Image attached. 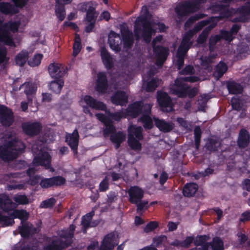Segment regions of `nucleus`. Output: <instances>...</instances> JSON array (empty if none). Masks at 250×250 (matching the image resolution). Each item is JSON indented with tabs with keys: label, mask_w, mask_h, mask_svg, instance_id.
<instances>
[{
	"label": "nucleus",
	"mask_w": 250,
	"mask_h": 250,
	"mask_svg": "<svg viewBox=\"0 0 250 250\" xmlns=\"http://www.w3.org/2000/svg\"><path fill=\"white\" fill-rule=\"evenodd\" d=\"M43 55L42 54H37L34 57L28 61V64L32 67L38 66L40 64Z\"/></svg>",
	"instance_id": "obj_52"
},
{
	"label": "nucleus",
	"mask_w": 250,
	"mask_h": 250,
	"mask_svg": "<svg viewBox=\"0 0 250 250\" xmlns=\"http://www.w3.org/2000/svg\"><path fill=\"white\" fill-rule=\"evenodd\" d=\"M240 28L239 25L235 24L232 26L230 32L222 31L221 37L225 40L230 42L233 39V36L237 33Z\"/></svg>",
	"instance_id": "obj_33"
},
{
	"label": "nucleus",
	"mask_w": 250,
	"mask_h": 250,
	"mask_svg": "<svg viewBox=\"0 0 250 250\" xmlns=\"http://www.w3.org/2000/svg\"><path fill=\"white\" fill-rule=\"evenodd\" d=\"M82 47V46L80 36L78 34H76L73 45V55L74 57H76L80 53Z\"/></svg>",
	"instance_id": "obj_42"
},
{
	"label": "nucleus",
	"mask_w": 250,
	"mask_h": 250,
	"mask_svg": "<svg viewBox=\"0 0 250 250\" xmlns=\"http://www.w3.org/2000/svg\"><path fill=\"white\" fill-rule=\"evenodd\" d=\"M15 221L10 215H4L0 211V226L1 227L5 228L13 226Z\"/></svg>",
	"instance_id": "obj_36"
},
{
	"label": "nucleus",
	"mask_w": 250,
	"mask_h": 250,
	"mask_svg": "<svg viewBox=\"0 0 250 250\" xmlns=\"http://www.w3.org/2000/svg\"><path fill=\"white\" fill-rule=\"evenodd\" d=\"M189 48L190 46L188 45H187L184 44H182V43H181L176 53V57H182L184 58L185 56L187 54Z\"/></svg>",
	"instance_id": "obj_54"
},
{
	"label": "nucleus",
	"mask_w": 250,
	"mask_h": 250,
	"mask_svg": "<svg viewBox=\"0 0 250 250\" xmlns=\"http://www.w3.org/2000/svg\"><path fill=\"white\" fill-rule=\"evenodd\" d=\"M64 85L63 79H55L49 83V89L52 92L59 94Z\"/></svg>",
	"instance_id": "obj_32"
},
{
	"label": "nucleus",
	"mask_w": 250,
	"mask_h": 250,
	"mask_svg": "<svg viewBox=\"0 0 250 250\" xmlns=\"http://www.w3.org/2000/svg\"><path fill=\"white\" fill-rule=\"evenodd\" d=\"M143 102L142 101H136L128 105L126 112L127 115L132 118H137L143 113Z\"/></svg>",
	"instance_id": "obj_15"
},
{
	"label": "nucleus",
	"mask_w": 250,
	"mask_h": 250,
	"mask_svg": "<svg viewBox=\"0 0 250 250\" xmlns=\"http://www.w3.org/2000/svg\"><path fill=\"white\" fill-rule=\"evenodd\" d=\"M122 41L124 49H128L131 48L134 43V39L132 33L128 30L122 32Z\"/></svg>",
	"instance_id": "obj_26"
},
{
	"label": "nucleus",
	"mask_w": 250,
	"mask_h": 250,
	"mask_svg": "<svg viewBox=\"0 0 250 250\" xmlns=\"http://www.w3.org/2000/svg\"><path fill=\"white\" fill-rule=\"evenodd\" d=\"M236 13L241 15L237 21H245L248 18L247 16L250 14V4L237 11Z\"/></svg>",
	"instance_id": "obj_40"
},
{
	"label": "nucleus",
	"mask_w": 250,
	"mask_h": 250,
	"mask_svg": "<svg viewBox=\"0 0 250 250\" xmlns=\"http://www.w3.org/2000/svg\"><path fill=\"white\" fill-rule=\"evenodd\" d=\"M140 22L143 27L142 33L155 32V31L151 26L150 22L146 18H142Z\"/></svg>",
	"instance_id": "obj_50"
},
{
	"label": "nucleus",
	"mask_w": 250,
	"mask_h": 250,
	"mask_svg": "<svg viewBox=\"0 0 250 250\" xmlns=\"http://www.w3.org/2000/svg\"><path fill=\"white\" fill-rule=\"evenodd\" d=\"M208 238L204 236V241ZM224 244L222 241L218 238H215L213 239L211 243H205L204 242V250H224Z\"/></svg>",
	"instance_id": "obj_23"
},
{
	"label": "nucleus",
	"mask_w": 250,
	"mask_h": 250,
	"mask_svg": "<svg viewBox=\"0 0 250 250\" xmlns=\"http://www.w3.org/2000/svg\"><path fill=\"white\" fill-rule=\"evenodd\" d=\"M231 102L232 107L233 109L237 110H239L242 109H243V104L237 98H236V97L232 98L231 99Z\"/></svg>",
	"instance_id": "obj_61"
},
{
	"label": "nucleus",
	"mask_w": 250,
	"mask_h": 250,
	"mask_svg": "<svg viewBox=\"0 0 250 250\" xmlns=\"http://www.w3.org/2000/svg\"><path fill=\"white\" fill-rule=\"evenodd\" d=\"M21 226H19V233L23 238H28L31 234V228L28 223H23Z\"/></svg>",
	"instance_id": "obj_39"
},
{
	"label": "nucleus",
	"mask_w": 250,
	"mask_h": 250,
	"mask_svg": "<svg viewBox=\"0 0 250 250\" xmlns=\"http://www.w3.org/2000/svg\"><path fill=\"white\" fill-rule=\"evenodd\" d=\"M129 201L130 203H148L147 201L142 202L144 191L138 186H132L128 190Z\"/></svg>",
	"instance_id": "obj_13"
},
{
	"label": "nucleus",
	"mask_w": 250,
	"mask_h": 250,
	"mask_svg": "<svg viewBox=\"0 0 250 250\" xmlns=\"http://www.w3.org/2000/svg\"><path fill=\"white\" fill-rule=\"evenodd\" d=\"M4 27L8 31H11L13 32H16L18 30L19 24L16 22H10L4 23Z\"/></svg>",
	"instance_id": "obj_59"
},
{
	"label": "nucleus",
	"mask_w": 250,
	"mask_h": 250,
	"mask_svg": "<svg viewBox=\"0 0 250 250\" xmlns=\"http://www.w3.org/2000/svg\"><path fill=\"white\" fill-rule=\"evenodd\" d=\"M0 12L6 15H13L19 12L14 4L8 2H0Z\"/></svg>",
	"instance_id": "obj_22"
},
{
	"label": "nucleus",
	"mask_w": 250,
	"mask_h": 250,
	"mask_svg": "<svg viewBox=\"0 0 250 250\" xmlns=\"http://www.w3.org/2000/svg\"><path fill=\"white\" fill-rule=\"evenodd\" d=\"M48 71L51 78L55 79H63L67 72L65 65L59 63H51L48 66Z\"/></svg>",
	"instance_id": "obj_6"
},
{
	"label": "nucleus",
	"mask_w": 250,
	"mask_h": 250,
	"mask_svg": "<svg viewBox=\"0 0 250 250\" xmlns=\"http://www.w3.org/2000/svg\"><path fill=\"white\" fill-rule=\"evenodd\" d=\"M157 102L160 107L163 111L170 112L172 110L171 99L168 94L165 92H158Z\"/></svg>",
	"instance_id": "obj_10"
},
{
	"label": "nucleus",
	"mask_w": 250,
	"mask_h": 250,
	"mask_svg": "<svg viewBox=\"0 0 250 250\" xmlns=\"http://www.w3.org/2000/svg\"><path fill=\"white\" fill-rule=\"evenodd\" d=\"M125 138V135L121 131L115 132L110 135V140L112 143L123 142Z\"/></svg>",
	"instance_id": "obj_51"
},
{
	"label": "nucleus",
	"mask_w": 250,
	"mask_h": 250,
	"mask_svg": "<svg viewBox=\"0 0 250 250\" xmlns=\"http://www.w3.org/2000/svg\"><path fill=\"white\" fill-rule=\"evenodd\" d=\"M25 89L24 93L27 96L28 102L32 101V98H30V96H32L36 93L37 86L36 85L31 82H26L24 83Z\"/></svg>",
	"instance_id": "obj_34"
},
{
	"label": "nucleus",
	"mask_w": 250,
	"mask_h": 250,
	"mask_svg": "<svg viewBox=\"0 0 250 250\" xmlns=\"http://www.w3.org/2000/svg\"><path fill=\"white\" fill-rule=\"evenodd\" d=\"M108 82L105 72H100L97 74L95 89L100 94L106 93L108 89Z\"/></svg>",
	"instance_id": "obj_7"
},
{
	"label": "nucleus",
	"mask_w": 250,
	"mask_h": 250,
	"mask_svg": "<svg viewBox=\"0 0 250 250\" xmlns=\"http://www.w3.org/2000/svg\"><path fill=\"white\" fill-rule=\"evenodd\" d=\"M40 185L42 188H48L52 187L51 178H42L40 182Z\"/></svg>",
	"instance_id": "obj_63"
},
{
	"label": "nucleus",
	"mask_w": 250,
	"mask_h": 250,
	"mask_svg": "<svg viewBox=\"0 0 250 250\" xmlns=\"http://www.w3.org/2000/svg\"><path fill=\"white\" fill-rule=\"evenodd\" d=\"M60 236L66 240L65 241L60 239L53 240L45 247V250H62L67 248L72 244L74 235L67 229L62 230Z\"/></svg>",
	"instance_id": "obj_3"
},
{
	"label": "nucleus",
	"mask_w": 250,
	"mask_h": 250,
	"mask_svg": "<svg viewBox=\"0 0 250 250\" xmlns=\"http://www.w3.org/2000/svg\"><path fill=\"white\" fill-rule=\"evenodd\" d=\"M6 146L12 151H15L16 156L19 154L22 153L25 148V144L21 140L16 139L9 141L6 144Z\"/></svg>",
	"instance_id": "obj_19"
},
{
	"label": "nucleus",
	"mask_w": 250,
	"mask_h": 250,
	"mask_svg": "<svg viewBox=\"0 0 250 250\" xmlns=\"http://www.w3.org/2000/svg\"><path fill=\"white\" fill-rule=\"evenodd\" d=\"M203 18V13H200L190 16L184 24L185 29L190 28L197 21Z\"/></svg>",
	"instance_id": "obj_45"
},
{
	"label": "nucleus",
	"mask_w": 250,
	"mask_h": 250,
	"mask_svg": "<svg viewBox=\"0 0 250 250\" xmlns=\"http://www.w3.org/2000/svg\"><path fill=\"white\" fill-rule=\"evenodd\" d=\"M220 143L216 139H211L208 141L207 145V148L210 151H214L220 146Z\"/></svg>",
	"instance_id": "obj_60"
},
{
	"label": "nucleus",
	"mask_w": 250,
	"mask_h": 250,
	"mask_svg": "<svg viewBox=\"0 0 250 250\" xmlns=\"http://www.w3.org/2000/svg\"><path fill=\"white\" fill-rule=\"evenodd\" d=\"M227 69L226 64L224 62H220L217 65L213 76L218 79L227 71Z\"/></svg>",
	"instance_id": "obj_41"
},
{
	"label": "nucleus",
	"mask_w": 250,
	"mask_h": 250,
	"mask_svg": "<svg viewBox=\"0 0 250 250\" xmlns=\"http://www.w3.org/2000/svg\"><path fill=\"white\" fill-rule=\"evenodd\" d=\"M105 127L104 128L103 132L104 136H108L109 135L113 134L116 132V128L114 125L113 122L111 120L105 124Z\"/></svg>",
	"instance_id": "obj_48"
},
{
	"label": "nucleus",
	"mask_w": 250,
	"mask_h": 250,
	"mask_svg": "<svg viewBox=\"0 0 250 250\" xmlns=\"http://www.w3.org/2000/svg\"><path fill=\"white\" fill-rule=\"evenodd\" d=\"M190 30L186 32L183 37L181 43L186 45L190 46L191 42V39L194 36V34Z\"/></svg>",
	"instance_id": "obj_55"
},
{
	"label": "nucleus",
	"mask_w": 250,
	"mask_h": 250,
	"mask_svg": "<svg viewBox=\"0 0 250 250\" xmlns=\"http://www.w3.org/2000/svg\"><path fill=\"white\" fill-rule=\"evenodd\" d=\"M155 124L159 130L164 132H168L172 130L173 126L170 123L166 122L164 120L157 118L154 119Z\"/></svg>",
	"instance_id": "obj_29"
},
{
	"label": "nucleus",
	"mask_w": 250,
	"mask_h": 250,
	"mask_svg": "<svg viewBox=\"0 0 250 250\" xmlns=\"http://www.w3.org/2000/svg\"><path fill=\"white\" fill-rule=\"evenodd\" d=\"M51 157L48 152L44 151L34 157L32 163L34 166H43L46 169L53 171L54 169L51 166Z\"/></svg>",
	"instance_id": "obj_8"
},
{
	"label": "nucleus",
	"mask_w": 250,
	"mask_h": 250,
	"mask_svg": "<svg viewBox=\"0 0 250 250\" xmlns=\"http://www.w3.org/2000/svg\"><path fill=\"white\" fill-rule=\"evenodd\" d=\"M109 178L106 176L99 184V190L100 192H104L109 189Z\"/></svg>",
	"instance_id": "obj_57"
},
{
	"label": "nucleus",
	"mask_w": 250,
	"mask_h": 250,
	"mask_svg": "<svg viewBox=\"0 0 250 250\" xmlns=\"http://www.w3.org/2000/svg\"><path fill=\"white\" fill-rule=\"evenodd\" d=\"M79 134L77 129L73 131L72 133L69 134L66 137V142L70 147L74 154L78 153Z\"/></svg>",
	"instance_id": "obj_17"
},
{
	"label": "nucleus",
	"mask_w": 250,
	"mask_h": 250,
	"mask_svg": "<svg viewBox=\"0 0 250 250\" xmlns=\"http://www.w3.org/2000/svg\"><path fill=\"white\" fill-rule=\"evenodd\" d=\"M17 156L15 153L12 151L6 146V144L2 146L0 153V158L5 162H9L12 161L16 158Z\"/></svg>",
	"instance_id": "obj_24"
},
{
	"label": "nucleus",
	"mask_w": 250,
	"mask_h": 250,
	"mask_svg": "<svg viewBox=\"0 0 250 250\" xmlns=\"http://www.w3.org/2000/svg\"><path fill=\"white\" fill-rule=\"evenodd\" d=\"M22 176V173L20 172H10L5 174L4 176V179L10 183L7 185V189L8 190L16 189H24L27 188V184L34 186L39 183L40 184V180L41 179L40 175H35L29 177L25 183L22 184H17L16 182L13 179L15 178L21 177Z\"/></svg>",
	"instance_id": "obj_2"
},
{
	"label": "nucleus",
	"mask_w": 250,
	"mask_h": 250,
	"mask_svg": "<svg viewBox=\"0 0 250 250\" xmlns=\"http://www.w3.org/2000/svg\"><path fill=\"white\" fill-rule=\"evenodd\" d=\"M140 121L143 124V126L145 129H150L153 127L152 120L148 115H142Z\"/></svg>",
	"instance_id": "obj_47"
},
{
	"label": "nucleus",
	"mask_w": 250,
	"mask_h": 250,
	"mask_svg": "<svg viewBox=\"0 0 250 250\" xmlns=\"http://www.w3.org/2000/svg\"><path fill=\"white\" fill-rule=\"evenodd\" d=\"M94 215V211H92L87 213L82 217L81 225L82 226V230L83 233H86L87 229L90 228L91 222Z\"/></svg>",
	"instance_id": "obj_31"
},
{
	"label": "nucleus",
	"mask_w": 250,
	"mask_h": 250,
	"mask_svg": "<svg viewBox=\"0 0 250 250\" xmlns=\"http://www.w3.org/2000/svg\"><path fill=\"white\" fill-rule=\"evenodd\" d=\"M0 122L5 127H9L14 122L13 112L5 105L0 106Z\"/></svg>",
	"instance_id": "obj_12"
},
{
	"label": "nucleus",
	"mask_w": 250,
	"mask_h": 250,
	"mask_svg": "<svg viewBox=\"0 0 250 250\" xmlns=\"http://www.w3.org/2000/svg\"><path fill=\"white\" fill-rule=\"evenodd\" d=\"M203 0H188L176 6L175 11L180 17L188 16L199 9L200 4Z\"/></svg>",
	"instance_id": "obj_4"
},
{
	"label": "nucleus",
	"mask_w": 250,
	"mask_h": 250,
	"mask_svg": "<svg viewBox=\"0 0 250 250\" xmlns=\"http://www.w3.org/2000/svg\"><path fill=\"white\" fill-rule=\"evenodd\" d=\"M171 93L179 98L188 97L193 98L197 94L199 89L197 86H191L184 81L178 78L174 81L173 85L170 88Z\"/></svg>",
	"instance_id": "obj_1"
},
{
	"label": "nucleus",
	"mask_w": 250,
	"mask_h": 250,
	"mask_svg": "<svg viewBox=\"0 0 250 250\" xmlns=\"http://www.w3.org/2000/svg\"><path fill=\"white\" fill-rule=\"evenodd\" d=\"M158 86V80L156 78H153L150 81L144 83L143 87L146 92L154 91Z\"/></svg>",
	"instance_id": "obj_38"
},
{
	"label": "nucleus",
	"mask_w": 250,
	"mask_h": 250,
	"mask_svg": "<svg viewBox=\"0 0 250 250\" xmlns=\"http://www.w3.org/2000/svg\"><path fill=\"white\" fill-rule=\"evenodd\" d=\"M83 101L86 104L92 109L105 111L106 110V105L103 102L97 101L93 98L91 96L85 95L83 98Z\"/></svg>",
	"instance_id": "obj_16"
},
{
	"label": "nucleus",
	"mask_w": 250,
	"mask_h": 250,
	"mask_svg": "<svg viewBox=\"0 0 250 250\" xmlns=\"http://www.w3.org/2000/svg\"><path fill=\"white\" fill-rule=\"evenodd\" d=\"M42 126L38 122H25L22 124L23 131L28 136H35L38 135L42 130Z\"/></svg>",
	"instance_id": "obj_11"
},
{
	"label": "nucleus",
	"mask_w": 250,
	"mask_h": 250,
	"mask_svg": "<svg viewBox=\"0 0 250 250\" xmlns=\"http://www.w3.org/2000/svg\"><path fill=\"white\" fill-rule=\"evenodd\" d=\"M78 7L80 11L86 13L85 21L96 22L99 13L96 11L97 4L95 2L92 1L81 2Z\"/></svg>",
	"instance_id": "obj_5"
},
{
	"label": "nucleus",
	"mask_w": 250,
	"mask_h": 250,
	"mask_svg": "<svg viewBox=\"0 0 250 250\" xmlns=\"http://www.w3.org/2000/svg\"><path fill=\"white\" fill-rule=\"evenodd\" d=\"M153 52L156 58V64L158 66H162L166 62L169 55V49L167 47L161 45L153 46Z\"/></svg>",
	"instance_id": "obj_9"
},
{
	"label": "nucleus",
	"mask_w": 250,
	"mask_h": 250,
	"mask_svg": "<svg viewBox=\"0 0 250 250\" xmlns=\"http://www.w3.org/2000/svg\"><path fill=\"white\" fill-rule=\"evenodd\" d=\"M143 129L141 126H130L128 128V135H132L138 140L143 139Z\"/></svg>",
	"instance_id": "obj_35"
},
{
	"label": "nucleus",
	"mask_w": 250,
	"mask_h": 250,
	"mask_svg": "<svg viewBox=\"0 0 250 250\" xmlns=\"http://www.w3.org/2000/svg\"><path fill=\"white\" fill-rule=\"evenodd\" d=\"M0 42L10 47H16L12 36L7 29L3 31L2 33L0 35Z\"/></svg>",
	"instance_id": "obj_28"
},
{
	"label": "nucleus",
	"mask_w": 250,
	"mask_h": 250,
	"mask_svg": "<svg viewBox=\"0 0 250 250\" xmlns=\"http://www.w3.org/2000/svg\"><path fill=\"white\" fill-rule=\"evenodd\" d=\"M53 187L61 186L64 184L66 182L65 179L62 176H55L51 177Z\"/></svg>",
	"instance_id": "obj_53"
},
{
	"label": "nucleus",
	"mask_w": 250,
	"mask_h": 250,
	"mask_svg": "<svg viewBox=\"0 0 250 250\" xmlns=\"http://www.w3.org/2000/svg\"><path fill=\"white\" fill-rule=\"evenodd\" d=\"M20 204H0V208L2 209L5 212L9 214L13 210L16 209V208L18 207Z\"/></svg>",
	"instance_id": "obj_58"
},
{
	"label": "nucleus",
	"mask_w": 250,
	"mask_h": 250,
	"mask_svg": "<svg viewBox=\"0 0 250 250\" xmlns=\"http://www.w3.org/2000/svg\"><path fill=\"white\" fill-rule=\"evenodd\" d=\"M55 13L59 21H62L65 19L66 15L64 6L56 4Z\"/></svg>",
	"instance_id": "obj_44"
},
{
	"label": "nucleus",
	"mask_w": 250,
	"mask_h": 250,
	"mask_svg": "<svg viewBox=\"0 0 250 250\" xmlns=\"http://www.w3.org/2000/svg\"><path fill=\"white\" fill-rule=\"evenodd\" d=\"M139 141L132 135H128V144L132 149L138 150L141 149L142 145Z\"/></svg>",
	"instance_id": "obj_43"
},
{
	"label": "nucleus",
	"mask_w": 250,
	"mask_h": 250,
	"mask_svg": "<svg viewBox=\"0 0 250 250\" xmlns=\"http://www.w3.org/2000/svg\"><path fill=\"white\" fill-rule=\"evenodd\" d=\"M158 227V223L156 221H150L147 224L146 226L144 228V231L146 232H149Z\"/></svg>",
	"instance_id": "obj_64"
},
{
	"label": "nucleus",
	"mask_w": 250,
	"mask_h": 250,
	"mask_svg": "<svg viewBox=\"0 0 250 250\" xmlns=\"http://www.w3.org/2000/svg\"><path fill=\"white\" fill-rule=\"evenodd\" d=\"M227 87L229 93L233 94L241 93L243 90V88L240 84L235 82L229 83Z\"/></svg>",
	"instance_id": "obj_46"
},
{
	"label": "nucleus",
	"mask_w": 250,
	"mask_h": 250,
	"mask_svg": "<svg viewBox=\"0 0 250 250\" xmlns=\"http://www.w3.org/2000/svg\"><path fill=\"white\" fill-rule=\"evenodd\" d=\"M108 43L110 48L116 53L121 51L122 37L119 34L110 31L108 36Z\"/></svg>",
	"instance_id": "obj_14"
},
{
	"label": "nucleus",
	"mask_w": 250,
	"mask_h": 250,
	"mask_svg": "<svg viewBox=\"0 0 250 250\" xmlns=\"http://www.w3.org/2000/svg\"><path fill=\"white\" fill-rule=\"evenodd\" d=\"M194 134L195 147L197 149H198L200 146V139L201 135V129L199 126H196L194 130Z\"/></svg>",
	"instance_id": "obj_56"
},
{
	"label": "nucleus",
	"mask_w": 250,
	"mask_h": 250,
	"mask_svg": "<svg viewBox=\"0 0 250 250\" xmlns=\"http://www.w3.org/2000/svg\"><path fill=\"white\" fill-rule=\"evenodd\" d=\"M117 245L115 235L114 232H111L104 236L102 241L101 249L102 250H112Z\"/></svg>",
	"instance_id": "obj_18"
},
{
	"label": "nucleus",
	"mask_w": 250,
	"mask_h": 250,
	"mask_svg": "<svg viewBox=\"0 0 250 250\" xmlns=\"http://www.w3.org/2000/svg\"><path fill=\"white\" fill-rule=\"evenodd\" d=\"M217 21L216 18H211L208 21H204V34L205 32H208L213 28Z\"/></svg>",
	"instance_id": "obj_49"
},
{
	"label": "nucleus",
	"mask_w": 250,
	"mask_h": 250,
	"mask_svg": "<svg viewBox=\"0 0 250 250\" xmlns=\"http://www.w3.org/2000/svg\"><path fill=\"white\" fill-rule=\"evenodd\" d=\"M101 57L103 64L107 70H110L114 67L113 58L105 47H101Z\"/></svg>",
	"instance_id": "obj_20"
},
{
	"label": "nucleus",
	"mask_w": 250,
	"mask_h": 250,
	"mask_svg": "<svg viewBox=\"0 0 250 250\" xmlns=\"http://www.w3.org/2000/svg\"><path fill=\"white\" fill-rule=\"evenodd\" d=\"M195 73V69L192 65H188L179 72L180 74L184 75H192Z\"/></svg>",
	"instance_id": "obj_62"
},
{
	"label": "nucleus",
	"mask_w": 250,
	"mask_h": 250,
	"mask_svg": "<svg viewBox=\"0 0 250 250\" xmlns=\"http://www.w3.org/2000/svg\"><path fill=\"white\" fill-rule=\"evenodd\" d=\"M198 188V185L195 183H187L183 187V195L188 197H193L197 191Z\"/></svg>",
	"instance_id": "obj_25"
},
{
	"label": "nucleus",
	"mask_w": 250,
	"mask_h": 250,
	"mask_svg": "<svg viewBox=\"0 0 250 250\" xmlns=\"http://www.w3.org/2000/svg\"><path fill=\"white\" fill-rule=\"evenodd\" d=\"M29 58V52L26 50H22L15 58L16 65L23 66L27 62Z\"/></svg>",
	"instance_id": "obj_30"
},
{
	"label": "nucleus",
	"mask_w": 250,
	"mask_h": 250,
	"mask_svg": "<svg viewBox=\"0 0 250 250\" xmlns=\"http://www.w3.org/2000/svg\"><path fill=\"white\" fill-rule=\"evenodd\" d=\"M9 215L12 216L14 220L15 218L20 219L21 224H22L24 222L26 221L29 217V213L26 210L22 209H15L9 213Z\"/></svg>",
	"instance_id": "obj_27"
},
{
	"label": "nucleus",
	"mask_w": 250,
	"mask_h": 250,
	"mask_svg": "<svg viewBox=\"0 0 250 250\" xmlns=\"http://www.w3.org/2000/svg\"><path fill=\"white\" fill-rule=\"evenodd\" d=\"M111 102L116 105L121 106L125 105L128 102V98L126 95L125 92L123 91H116L111 97Z\"/></svg>",
	"instance_id": "obj_21"
},
{
	"label": "nucleus",
	"mask_w": 250,
	"mask_h": 250,
	"mask_svg": "<svg viewBox=\"0 0 250 250\" xmlns=\"http://www.w3.org/2000/svg\"><path fill=\"white\" fill-rule=\"evenodd\" d=\"M250 137L246 130H241L238 140V145L241 147H246L249 144Z\"/></svg>",
	"instance_id": "obj_37"
}]
</instances>
